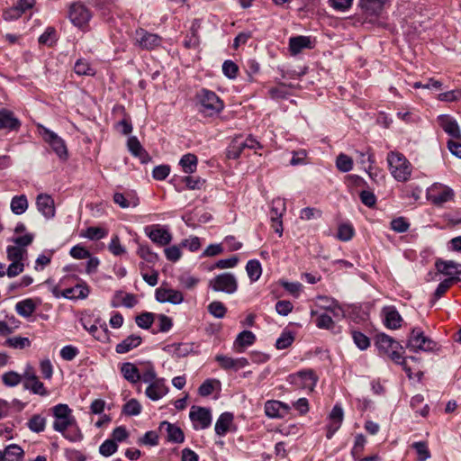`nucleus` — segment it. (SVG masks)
<instances>
[{"mask_svg": "<svg viewBox=\"0 0 461 461\" xmlns=\"http://www.w3.org/2000/svg\"><path fill=\"white\" fill-rule=\"evenodd\" d=\"M54 417L53 429L71 442H77L83 438V434L77 423L72 410L68 404L59 403L52 409Z\"/></svg>", "mask_w": 461, "mask_h": 461, "instance_id": "f257e3e1", "label": "nucleus"}, {"mask_svg": "<svg viewBox=\"0 0 461 461\" xmlns=\"http://www.w3.org/2000/svg\"><path fill=\"white\" fill-rule=\"evenodd\" d=\"M196 107L203 117L217 116L223 109V101L212 90L202 88L195 95Z\"/></svg>", "mask_w": 461, "mask_h": 461, "instance_id": "f03ea898", "label": "nucleus"}, {"mask_svg": "<svg viewBox=\"0 0 461 461\" xmlns=\"http://www.w3.org/2000/svg\"><path fill=\"white\" fill-rule=\"evenodd\" d=\"M386 160L392 176L399 182H407L412 173V166L407 158L399 151H390Z\"/></svg>", "mask_w": 461, "mask_h": 461, "instance_id": "7ed1b4c3", "label": "nucleus"}, {"mask_svg": "<svg viewBox=\"0 0 461 461\" xmlns=\"http://www.w3.org/2000/svg\"><path fill=\"white\" fill-rule=\"evenodd\" d=\"M40 135L42 137L45 142H47L56 155L63 160L68 158V149L65 140L59 137L57 133L44 127L41 124L37 125Z\"/></svg>", "mask_w": 461, "mask_h": 461, "instance_id": "20e7f679", "label": "nucleus"}, {"mask_svg": "<svg viewBox=\"0 0 461 461\" xmlns=\"http://www.w3.org/2000/svg\"><path fill=\"white\" fill-rule=\"evenodd\" d=\"M209 287L214 292H222L232 294L238 290V281L235 276L226 272L217 275L209 281Z\"/></svg>", "mask_w": 461, "mask_h": 461, "instance_id": "39448f33", "label": "nucleus"}, {"mask_svg": "<svg viewBox=\"0 0 461 461\" xmlns=\"http://www.w3.org/2000/svg\"><path fill=\"white\" fill-rule=\"evenodd\" d=\"M454 195L453 189L440 183L431 185L426 193L427 199L436 206H442L445 203L453 200Z\"/></svg>", "mask_w": 461, "mask_h": 461, "instance_id": "423d86ee", "label": "nucleus"}, {"mask_svg": "<svg viewBox=\"0 0 461 461\" xmlns=\"http://www.w3.org/2000/svg\"><path fill=\"white\" fill-rule=\"evenodd\" d=\"M68 18L76 27L85 31L88 28L92 12L83 4L74 3L69 7Z\"/></svg>", "mask_w": 461, "mask_h": 461, "instance_id": "0eeeda50", "label": "nucleus"}, {"mask_svg": "<svg viewBox=\"0 0 461 461\" xmlns=\"http://www.w3.org/2000/svg\"><path fill=\"white\" fill-rule=\"evenodd\" d=\"M406 347L413 352L419 350L430 351L436 347V343L429 337L425 336L420 328H413L411 331Z\"/></svg>", "mask_w": 461, "mask_h": 461, "instance_id": "6e6552de", "label": "nucleus"}, {"mask_svg": "<svg viewBox=\"0 0 461 461\" xmlns=\"http://www.w3.org/2000/svg\"><path fill=\"white\" fill-rule=\"evenodd\" d=\"M291 384L303 387L309 391H313L316 386L318 376L312 369H306L297 372L289 376Z\"/></svg>", "mask_w": 461, "mask_h": 461, "instance_id": "1a4fd4ad", "label": "nucleus"}, {"mask_svg": "<svg viewBox=\"0 0 461 461\" xmlns=\"http://www.w3.org/2000/svg\"><path fill=\"white\" fill-rule=\"evenodd\" d=\"M189 418L194 424V429H207L212 423V415L204 407L193 406L189 412Z\"/></svg>", "mask_w": 461, "mask_h": 461, "instance_id": "9d476101", "label": "nucleus"}, {"mask_svg": "<svg viewBox=\"0 0 461 461\" xmlns=\"http://www.w3.org/2000/svg\"><path fill=\"white\" fill-rule=\"evenodd\" d=\"M136 41L140 48L151 50L161 45L162 38L156 33L149 32L144 29H139L136 31Z\"/></svg>", "mask_w": 461, "mask_h": 461, "instance_id": "9b49d317", "label": "nucleus"}, {"mask_svg": "<svg viewBox=\"0 0 461 461\" xmlns=\"http://www.w3.org/2000/svg\"><path fill=\"white\" fill-rule=\"evenodd\" d=\"M264 410L268 418L282 419L288 414L290 407L283 402L268 400L265 402Z\"/></svg>", "mask_w": 461, "mask_h": 461, "instance_id": "f8f14e48", "label": "nucleus"}, {"mask_svg": "<svg viewBox=\"0 0 461 461\" xmlns=\"http://www.w3.org/2000/svg\"><path fill=\"white\" fill-rule=\"evenodd\" d=\"M438 122L443 131L455 140L461 139V131L457 122L448 114H441L438 117Z\"/></svg>", "mask_w": 461, "mask_h": 461, "instance_id": "ddd939ff", "label": "nucleus"}, {"mask_svg": "<svg viewBox=\"0 0 461 461\" xmlns=\"http://www.w3.org/2000/svg\"><path fill=\"white\" fill-rule=\"evenodd\" d=\"M155 295L159 303L179 304L184 301V295L180 291L162 286L156 290Z\"/></svg>", "mask_w": 461, "mask_h": 461, "instance_id": "4468645a", "label": "nucleus"}, {"mask_svg": "<svg viewBox=\"0 0 461 461\" xmlns=\"http://www.w3.org/2000/svg\"><path fill=\"white\" fill-rule=\"evenodd\" d=\"M344 412L342 408L336 404L329 415V424L327 425V438L330 439L335 432L340 428L343 421Z\"/></svg>", "mask_w": 461, "mask_h": 461, "instance_id": "2eb2a0df", "label": "nucleus"}, {"mask_svg": "<svg viewBox=\"0 0 461 461\" xmlns=\"http://www.w3.org/2000/svg\"><path fill=\"white\" fill-rule=\"evenodd\" d=\"M215 360L224 370H239L249 365V361L245 357L232 358L225 355H217Z\"/></svg>", "mask_w": 461, "mask_h": 461, "instance_id": "dca6fc26", "label": "nucleus"}, {"mask_svg": "<svg viewBox=\"0 0 461 461\" xmlns=\"http://www.w3.org/2000/svg\"><path fill=\"white\" fill-rule=\"evenodd\" d=\"M168 393V387L164 378H159L148 385L145 390L146 396L151 401H158Z\"/></svg>", "mask_w": 461, "mask_h": 461, "instance_id": "f3484780", "label": "nucleus"}, {"mask_svg": "<svg viewBox=\"0 0 461 461\" xmlns=\"http://www.w3.org/2000/svg\"><path fill=\"white\" fill-rule=\"evenodd\" d=\"M382 314L387 328L396 330L401 327L402 318L394 306L389 305L384 307L382 309Z\"/></svg>", "mask_w": 461, "mask_h": 461, "instance_id": "a211bd4d", "label": "nucleus"}, {"mask_svg": "<svg viewBox=\"0 0 461 461\" xmlns=\"http://www.w3.org/2000/svg\"><path fill=\"white\" fill-rule=\"evenodd\" d=\"M36 205L47 219L52 218L55 215L54 201L49 194H41L36 198Z\"/></svg>", "mask_w": 461, "mask_h": 461, "instance_id": "6ab92c4d", "label": "nucleus"}, {"mask_svg": "<svg viewBox=\"0 0 461 461\" xmlns=\"http://www.w3.org/2000/svg\"><path fill=\"white\" fill-rule=\"evenodd\" d=\"M20 127L21 122L12 111L5 108L0 110V130L18 131Z\"/></svg>", "mask_w": 461, "mask_h": 461, "instance_id": "aec40b11", "label": "nucleus"}, {"mask_svg": "<svg viewBox=\"0 0 461 461\" xmlns=\"http://www.w3.org/2000/svg\"><path fill=\"white\" fill-rule=\"evenodd\" d=\"M127 147L130 152L137 157L141 163L146 164L150 160V156L143 149L139 140L135 137H130L127 140Z\"/></svg>", "mask_w": 461, "mask_h": 461, "instance_id": "412c9836", "label": "nucleus"}, {"mask_svg": "<svg viewBox=\"0 0 461 461\" xmlns=\"http://www.w3.org/2000/svg\"><path fill=\"white\" fill-rule=\"evenodd\" d=\"M255 341L256 336L252 331L243 330L237 336L233 343V349L237 353H242L245 351L246 348L253 345Z\"/></svg>", "mask_w": 461, "mask_h": 461, "instance_id": "4be33fe9", "label": "nucleus"}, {"mask_svg": "<svg viewBox=\"0 0 461 461\" xmlns=\"http://www.w3.org/2000/svg\"><path fill=\"white\" fill-rule=\"evenodd\" d=\"M90 293L88 285L83 282L81 284H77L73 287L67 288L62 291L61 295L67 299H85L88 296Z\"/></svg>", "mask_w": 461, "mask_h": 461, "instance_id": "5701e85b", "label": "nucleus"}, {"mask_svg": "<svg viewBox=\"0 0 461 461\" xmlns=\"http://www.w3.org/2000/svg\"><path fill=\"white\" fill-rule=\"evenodd\" d=\"M160 429H165L167 431V439L173 443H182L185 440L183 430L176 425L168 421H163L159 427Z\"/></svg>", "mask_w": 461, "mask_h": 461, "instance_id": "b1692460", "label": "nucleus"}, {"mask_svg": "<svg viewBox=\"0 0 461 461\" xmlns=\"http://www.w3.org/2000/svg\"><path fill=\"white\" fill-rule=\"evenodd\" d=\"M146 233L149 237V239L161 246L167 245L171 241V234L168 230L160 228L159 226L153 227L152 230L149 231V228H146Z\"/></svg>", "mask_w": 461, "mask_h": 461, "instance_id": "393cba45", "label": "nucleus"}, {"mask_svg": "<svg viewBox=\"0 0 461 461\" xmlns=\"http://www.w3.org/2000/svg\"><path fill=\"white\" fill-rule=\"evenodd\" d=\"M81 323L84 329L86 330L91 335H93L95 339L101 342H106L109 340V330L105 323L100 327H97L95 324L88 327V324L85 319H81Z\"/></svg>", "mask_w": 461, "mask_h": 461, "instance_id": "a878e982", "label": "nucleus"}, {"mask_svg": "<svg viewBox=\"0 0 461 461\" xmlns=\"http://www.w3.org/2000/svg\"><path fill=\"white\" fill-rule=\"evenodd\" d=\"M23 450L16 444L9 445L4 451H0V461H22Z\"/></svg>", "mask_w": 461, "mask_h": 461, "instance_id": "bb28decb", "label": "nucleus"}, {"mask_svg": "<svg viewBox=\"0 0 461 461\" xmlns=\"http://www.w3.org/2000/svg\"><path fill=\"white\" fill-rule=\"evenodd\" d=\"M436 267L438 272L446 276L461 275V264L453 260H438L436 262Z\"/></svg>", "mask_w": 461, "mask_h": 461, "instance_id": "cd10ccee", "label": "nucleus"}, {"mask_svg": "<svg viewBox=\"0 0 461 461\" xmlns=\"http://www.w3.org/2000/svg\"><path fill=\"white\" fill-rule=\"evenodd\" d=\"M375 345L379 351L384 355H388L394 348H400V344L386 334L377 335Z\"/></svg>", "mask_w": 461, "mask_h": 461, "instance_id": "c85d7f7f", "label": "nucleus"}, {"mask_svg": "<svg viewBox=\"0 0 461 461\" xmlns=\"http://www.w3.org/2000/svg\"><path fill=\"white\" fill-rule=\"evenodd\" d=\"M142 339L139 335L132 334L116 345L115 351L118 354H125L140 345Z\"/></svg>", "mask_w": 461, "mask_h": 461, "instance_id": "c756f323", "label": "nucleus"}, {"mask_svg": "<svg viewBox=\"0 0 461 461\" xmlns=\"http://www.w3.org/2000/svg\"><path fill=\"white\" fill-rule=\"evenodd\" d=\"M120 370L124 379L131 384H136L140 380V369L131 362L123 363Z\"/></svg>", "mask_w": 461, "mask_h": 461, "instance_id": "7c9ffc66", "label": "nucleus"}, {"mask_svg": "<svg viewBox=\"0 0 461 461\" xmlns=\"http://www.w3.org/2000/svg\"><path fill=\"white\" fill-rule=\"evenodd\" d=\"M233 420V415L230 412H223L221 414L215 424V432L219 436H224Z\"/></svg>", "mask_w": 461, "mask_h": 461, "instance_id": "2f4dec72", "label": "nucleus"}, {"mask_svg": "<svg viewBox=\"0 0 461 461\" xmlns=\"http://www.w3.org/2000/svg\"><path fill=\"white\" fill-rule=\"evenodd\" d=\"M29 206L28 199L25 194L15 195L12 198L10 208L15 215L24 213Z\"/></svg>", "mask_w": 461, "mask_h": 461, "instance_id": "473e14b6", "label": "nucleus"}, {"mask_svg": "<svg viewBox=\"0 0 461 461\" xmlns=\"http://www.w3.org/2000/svg\"><path fill=\"white\" fill-rule=\"evenodd\" d=\"M311 40L306 36L292 37L289 40V49L293 54L300 53L304 48H311Z\"/></svg>", "mask_w": 461, "mask_h": 461, "instance_id": "72a5a7b5", "label": "nucleus"}, {"mask_svg": "<svg viewBox=\"0 0 461 461\" xmlns=\"http://www.w3.org/2000/svg\"><path fill=\"white\" fill-rule=\"evenodd\" d=\"M74 70L79 76L93 77L95 75V68L86 59H78L75 63Z\"/></svg>", "mask_w": 461, "mask_h": 461, "instance_id": "f704fd0d", "label": "nucleus"}, {"mask_svg": "<svg viewBox=\"0 0 461 461\" xmlns=\"http://www.w3.org/2000/svg\"><path fill=\"white\" fill-rule=\"evenodd\" d=\"M16 312L23 317H30L36 309V304L32 299H25L18 302L15 305Z\"/></svg>", "mask_w": 461, "mask_h": 461, "instance_id": "c9c22d12", "label": "nucleus"}, {"mask_svg": "<svg viewBox=\"0 0 461 461\" xmlns=\"http://www.w3.org/2000/svg\"><path fill=\"white\" fill-rule=\"evenodd\" d=\"M285 210V203L284 200L280 198L273 200L270 210V219L272 222L281 221V218Z\"/></svg>", "mask_w": 461, "mask_h": 461, "instance_id": "e433bc0d", "label": "nucleus"}, {"mask_svg": "<svg viewBox=\"0 0 461 461\" xmlns=\"http://www.w3.org/2000/svg\"><path fill=\"white\" fill-rule=\"evenodd\" d=\"M246 271L249 279L252 282L258 281L262 274L261 264L257 259H251L248 261L246 266Z\"/></svg>", "mask_w": 461, "mask_h": 461, "instance_id": "4c0bfd02", "label": "nucleus"}, {"mask_svg": "<svg viewBox=\"0 0 461 461\" xmlns=\"http://www.w3.org/2000/svg\"><path fill=\"white\" fill-rule=\"evenodd\" d=\"M23 387L26 390H30L34 394L41 396L48 395V391L46 390L43 383H41L38 377H36L35 380L24 381Z\"/></svg>", "mask_w": 461, "mask_h": 461, "instance_id": "58836bf2", "label": "nucleus"}, {"mask_svg": "<svg viewBox=\"0 0 461 461\" xmlns=\"http://www.w3.org/2000/svg\"><path fill=\"white\" fill-rule=\"evenodd\" d=\"M197 161V157L195 155L188 153L182 157L180 159V165L185 173L191 174L196 170Z\"/></svg>", "mask_w": 461, "mask_h": 461, "instance_id": "ea45409f", "label": "nucleus"}, {"mask_svg": "<svg viewBox=\"0 0 461 461\" xmlns=\"http://www.w3.org/2000/svg\"><path fill=\"white\" fill-rule=\"evenodd\" d=\"M27 426L32 431L40 433L45 429L46 418L40 414H35L28 420Z\"/></svg>", "mask_w": 461, "mask_h": 461, "instance_id": "a19ab883", "label": "nucleus"}, {"mask_svg": "<svg viewBox=\"0 0 461 461\" xmlns=\"http://www.w3.org/2000/svg\"><path fill=\"white\" fill-rule=\"evenodd\" d=\"M159 378L160 377H158L157 375L153 364L148 362L145 366V368L140 372V380L149 384L154 383L156 380H158Z\"/></svg>", "mask_w": 461, "mask_h": 461, "instance_id": "79ce46f5", "label": "nucleus"}, {"mask_svg": "<svg viewBox=\"0 0 461 461\" xmlns=\"http://www.w3.org/2000/svg\"><path fill=\"white\" fill-rule=\"evenodd\" d=\"M317 300L321 307L330 311L335 316L339 315L342 312L340 307L338 306L336 301L333 299H330L326 296H319Z\"/></svg>", "mask_w": 461, "mask_h": 461, "instance_id": "37998d69", "label": "nucleus"}, {"mask_svg": "<svg viewBox=\"0 0 461 461\" xmlns=\"http://www.w3.org/2000/svg\"><path fill=\"white\" fill-rule=\"evenodd\" d=\"M459 278L451 276L438 284L434 293V299L438 300L456 282Z\"/></svg>", "mask_w": 461, "mask_h": 461, "instance_id": "c03bdc74", "label": "nucleus"}, {"mask_svg": "<svg viewBox=\"0 0 461 461\" xmlns=\"http://www.w3.org/2000/svg\"><path fill=\"white\" fill-rule=\"evenodd\" d=\"M411 447L414 448L418 454V461H425L431 456L428 444L425 441L414 442Z\"/></svg>", "mask_w": 461, "mask_h": 461, "instance_id": "a18cd8bd", "label": "nucleus"}, {"mask_svg": "<svg viewBox=\"0 0 461 461\" xmlns=\"http://www.w3.org/2000/svg\"><path fill=\"white\" fill-rule=\"evenodd\" d=\"M178 281L182 287L191 290L199 284L200 278L188 273H185L178 277Z\"/></svg>", "mask_w": 461, "mask_h": 461, "instance_id": "49530a36", "label": "nucleus"}, {"mask_svg": "<svg viewBox=\"0 0 461 461\" xmlns=\"http://www.w3.org/2000/svg\"><path fill=\"white\" fill-rule=\"evenodd\" d=\"M366 439L364 435L358 434L355 438L354 446L351 449V455L355 460L358 459L365 449Z\"/></svg>", "mask_w": 461, "mask_h": 461, "instance_id": "de8ad7c7", "label": "nucleus"}, {"mask_svg": "<svg viewBox=\"0 0 461 461\" xmlns=\"http://www.w3.org/2000/svg\"><path fill=\"white\" fill-rule=\"evenodd\" d=\"M207 309L210 314L218 319L223 318L227 312V308L225 307V305L219 301L212 302L208 305Z\"/></svg>", "mask_w": 461, "mask_h": 461, "instance_id": "09e8293b", "label": "nucleus"}, {"mask_svg": "<svg viewBox=\"0 0 461 461\" xmlns=\"http://www.w3.org/2000/svg\"><path fill=\"white\" fill-rule=\"evenodd\" d=\"M22 380L23 376L14 371L6 372L2 375V381L4 384L8 387L18 385Z\"/></svg>", "mask_w": 461, "mask_h": 461, "instance_id": "8fccbe9b", "label": "nucleus"}, {"mask_svg": "<svg viewBox=\"0 0 461 461\" xmlns=\"http://www.w3.org/2000/svg\"><path fill=\"white\" fill-rule=\"evenodd\" d=\"M294 340L293 332L285 330L276 339V347L277 349H285L292 345Z\"/></svg>", "mask_w": 461, "mask_h": 461, "instance_id": "3c124183", "label": "nucleus"}, {"mask_svg": "<svg viewBox=\"0 0 461 461\" xmlns=\"http://www.w3.org/2000/svg\"><path fill=\"white\" fill-rule=\"evenodd\" d=\"M113 202L122 208L136 207L139 203L137 198L127 199L124 194L121 193H115L113 195Z\"/></svg>", "mask_w": 461, "mask_h": 461, "instance_id": "603ef678", "label": "nucleus"}, {"mask_svg": "<svg viewBox=\"0 0 461 461\" xmlns=\"http://www.w3.org/2000/svg\"><path fill=\"white\" fill-rule=\"evenodd\" d=\"M336 166L341 172H348L353 167V160L350 157L345 154H339L337 157Z\"/></svg>", "mask_w": 461, "mask_h": 461, "instance_id": "864d4df0", "label": "nucleus"}, {"mask_svg": "<svg viewBox=\"0 0 461 461\" xmlns=\"http://www.w3.org/2000/svg\"><path fill=\"white\" fill-rule=\"evenodd\" d=\"M56 41V31L52 27H48L46 31L39 37V43L51 46Z\"/></svg>", "mask_w": 461, "mask_h": 461, "instance_id": "5fc2aeb1", "label": "nucleus"}, {"mask_svg": "<svg viewBox=\"0 0 461 461\" xmlns=\"http://www.w3.org/2000/svg\"><path fill=\"white\" fill-rule=\"evenodd\" d=\"M137 325L141 329H149L154 321V314L144 312L135 318Z\"/></svg>", "mask_w": 461, "mask_h": 461, "instance_id": "6e6d98bb", "label": "nucleus"}, {"mask_svg": "<svg viewBox=\"0 0 461 461\" xmlns=\"http://www.w3.org/2000/svg\"><path fill=\"white\" fill-rule=\"evenodd\" d=\"M375 156L373 153H369L367 156V163L369 164L366 172L368 173L370 178L375 182H378L379 180H384V176L381 175V172L377 169L373 171V165L375 164Z\"/></svg>", "mask_w": 461, "mask_h": 461, "instance_id": "4d7b16f0", "label": "nucleus"}, {"mask_svg": "<svg viewBox=\"0 0 461 461\" xmlns=\"http://www.w3.org/2000/svg\"><path fill=\"white\" fill-rule=\"evenodd\" d=\"M141 411V405L136 399H131L123 405V412L126 415L135 416Z\"/></svg>", "mask_w": 461, "mask_h": 461, "instance_id": "13d9d810", "label": "nucleus"}, {"mask_svg": "<svg viewBox=\"0 0 461 461\" xmlns=\"http://www.w3.org/2000/svg\"><path fill=\"white\" fill-rule=\"evenodd\" d=\"M137 253L141 258L149 263H154L158 258V255L151 251L150 249L145 245H140Z\"/></svg>", "mask_w": 461, "mask_h": 461, "instance_id": "bf43d9fd", "label": "nucleus"}, {"mask_svg": "<svg viewBox=\"0 0 461 461\" xmlns=\"http://www.w3.org/2000/svg\"><path fill=\"white\" fill-rule=\"evenodd\" d=\"M6 344L14 348H25L31 346V341L25 337H13L6 340Z\"/></svg>", "mask_w": 461, "mask_h": 461, "instance_id": "052dcab7", "label": "nucleus"}, {"mask_svg": "<svg viewBox=\"0 0 461 461\" xmlns=\"http://www.w3.org/2000/svg\"><path fill=\"white\" fill-rule=\"evenodd\" d=\"M118 449L116 442L113 439H106L99 447V452L104 456H110Z\"/></svg>", "mask_w": 461, "mask_h": 461, "instance_id": "680f3d73", "label": "nucleus"}, {"mask_svg": "<svg viewBox=\"0 0 461 461\" xmlns=\"http://www.w3.org/2000/svg\"><path fill=\"white\" fill-rule=\"evenodd\" d=\"M7 258L11 261H22L26 250L18 246H9L6 249Z\"/></svg>", "mask_w": 461, "mask_h": 461, "instance_id": "e2e57ef3", "label": "nucleus"}, {"mask_svg": "<svg viewBox=\"0 0 461 461\" xmlns=\"http://www.w3.org/2000/svg\"><path fill=\"white\" fill-rule=\"evenodd\" d=\"M354 235V229L350 224H341L339 227L337 237L343 241H348L352 239Z\"/></svg>", "mask_w": 461, "mask_h": 461, "instance_id": "0e129e2a", "label": "nucleus"}, {"mask_svg": "<svg viewBox=\"0 0 461 461\" xmlns=\"http://www.w3.org/2000/svg\"><path fill=\"white\" fill-rule=\"evenodd\" d=\"M352 338L355 344L361 350L366 349L370 345L369 339L360 331H353Z\"/></svg>", "mask_w": 461, "mask_h": 461, "instance_id": "69168bd1", "label": "nucleus"}, {"mask_svg": "<svg viewBox=\"0 0 461 461\" xmlns=\"http://www.w3.org/2000/svg\"><path fill=\"white\" fill-rule=\"evenodd\" d=\"M410 223L403 217H398L391 221V228L396 232L402 233L408 230Z\"/></svg>", "mask_w": 461, "mask_h": 461, "instance_id": "338daca9", "label": "nucleus"}, {"mask_svg": "<svg viewBox=\"0 0 461 461\" xmlns=\"http://www.w3.org/2000/svg\"><path fill=\"white\" fill-rule=\"evenodd\" d=\"M239 68L231 60L224 61L222 65V72L229 78H235L238 75Z\"/></svg>", "mask_w": 461, "mask_h": 461, "instance_id": "774afa93", "label": "nucleus"}]
</instances>
